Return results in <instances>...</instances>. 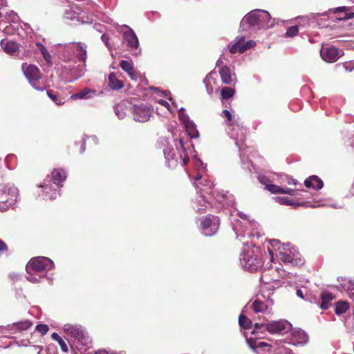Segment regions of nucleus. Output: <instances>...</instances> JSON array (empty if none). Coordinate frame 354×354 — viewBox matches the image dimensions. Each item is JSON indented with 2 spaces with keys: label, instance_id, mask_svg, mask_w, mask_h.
I'll return each mask as SVG.
<instances>
[{
  "label": "nucleus",
  "instance_id": "39",
  "mask_svg": "<svg viewBox=\"0 0 354 354\" xmlns=\"http://www.w3.org/2000/svg\"><path fill=\"white\" fill-rule=\"evenodd\" d=\"M299 31V28L297 26H292L288 28L286 32V37H292L297 35Z\"/></svg>",
  "mask_w": 354,
  "mask_h": 354
},
{
  "label": "nucleus",
  "instance_id": "28",
  "mask_svg": "<svg viewBox=\"0 0 354 354\" xmlns=\"http://www.w3.org/2000/svg\"><path fill=\"white\" fill-rule=\"evenodd\" d=\"M266 330V322H257L254 325V329L252 331V334L254 335H259V334H264Z\"/></svg>",
  "mask_w": 354,
  "mask_h": 354
},
{
  "label": "nucleus",
  "instance_id": "22",
  "mask_svg": "<svg viewBox=\"0 0 354 354\" xmlns=\"http://www.w3.org/2000/svg\"><path fill=\"white\" fill-rule=\"evenodd\" d=\"M87 46L84 43L78 42L76 44V50L78 52L77 56L84 63L86 62L87 58Z\"/></svg>",
  "mask_w": 354,
  "mask_h": 354
},
{
  "label": "nucleus",
  "instance_id": "12",
  "mask_svg": "<svg viewBox=\"0 0 354 354\" xmlns=\"http://www.w3.org/2000/svg\"><path fill=\"white\" fill-rule=\"evenodd\" d=\"M287 322L280 321H272L266 322V330L270 333H279L286 329Z\"/></svg>",
  "mask_w": 354,
  "mask_h": 354
},
{
  "label": "nucleus",
  "instance_id": "21",
  "mask_svg": "<svg viewBox=\"0 0 354 354\" xmlns=\"http://www.w3.org/2000/svg\"><path fill=\"white\" fill-rule=\"evenodd\" d=\"M321 304L320 308L323 310H326L329 308L330 302L335 299L334 295L331 292H326L321 295Z\"/></svg>",
  "mask_w": 354,
  "mask_h": 354
},
{
  "label": "nucleus",
  "instance_id": "38",
  "mask_svg": "<svg viewBox=\"0 0 354 354\" xmlns=\"http://www.w3.org/2000/svg\"><path fill=\"white\" fill-rule=\"evenodd\" d=\"M80 10L78 8L73 9V8L69 10H66L65 16L67 19H73L75 17L76 15H79Z\"/></svg>",
  "mask_w": 354,
  "mask_h": 354
},
{
  "label": "nucleus",
  "instance_id": "11",
  "mask_svg": "<svg viewBox=\"0 0 354 354\" xmlns=\"http://www.w3.org/2000/svg\"><path fill=\"white\" fill-rule=\"evenodd\" d=\"M123 41L126 43L131 50H136L139 46L138 39L136 33L131 28L123 32Z\"/></svg>",
  "mask_w": 354,
  "mask_h": 354
},
{
  "label": "nucleus",
  "instance_id": "5",
  "mask_svg": "<svg viewBox=\"0 0 354 354\" xmlns=\"http://www.w3.org/2000/svg\"><path fill=\"white\" fill-rule=\"evenodd\" d=\"M22 69L31 86L37 91H43V87L37 86V83L41 77L39 69L35 65H27L26 64L22 65Z\"/></svg>",
  "mask_w": 354,
  "mask_h": 354
},
{
  "label": "nucleus",
  "instance_id": "9",
  "mask_svg": "<svg viewBox=\"0 0 354 354\" xmlns=\"http://www.w3.org/2000/svg\"><path fill=\"white\" fill-rule=\"evenodd\" d=\"M254 45L255 42L254 41L250 40L245 42V39L242 37L230 47V53L232 54H234L236 53H243L246 50L252 48Z\"/></svg>",
  "mask_w": 354,
  "mask_h": 354
},
{
  "label": "nucleus",
  "instance_id": "1",
  "mask_svg": "<svg viewBox=\"0 0 354 354\" xmlns=\"http://www.w3.org/2000/svg\"><path fill=\"white\" fill-rule=\"evenodd\" d=\"M269 18L268 12L263 10H254L247 14L241 20L240 28L248 30L252 27L259 26Z\"/></svg>",
  "mask_w": 354,
  "mask_h": 354
},
{
  "label": "nucleus",
  "instance_id": "45",
  "mask_svg": "<svg viewBox=\"0 0 354 354\" xmlns=\"http://www.w3.org/2000/svg\"><path fill=\"white\" fill-rule=\"evenodd\" d=\"M7 250H8V246H7L6 243L0 239V252H5Z\"/></svg>",
  "mask_w": 354,
  "mask_h": 354
},
{
  "label": "nucleus",
  "instance_id": "16",
  "mask_svg": "<svg viewBox=\"0 0 354 354\" xmlns=\"http://www.w3.org/2000/svg\"><path fill=\"white\" fill-rule=\"evenodd\" d=\"M97 95V91L89 88H84L82 90L77 93L71 95V98L73 100H87Z\"/></svg>",
  "mask_w": 354,
  "mask_h": 354
},
{
  "label": "nucleus",
  "instance_id": "32",
  "mask_svg": "<svg viewBox=\"0 0 354 354\" xmlns=\"http://www.w3.org/2000/svg\"><path fill=\"white\" fill-rule=\"evenodd\" d=\"M47 95L57 105L63 104L65 102L64 100V98L54 93V92L52 90L48 91Z\"/></svg>",
  "mask_w": 354,
  "mask_h": 354
},
{
  "label": "nucleus",
  "instance_id": "58",
  "mask_svg": "<svg viewBox=\"0 0 354 354\" xmlns=\"http://www.w3.org/2000/svg\"><path fill=\"white\" fill-rule=\"evenodd\" d=\"M41 187L44 189V190L46 191V192H48V189H50V188L48 187V185H46V184H45L44 185H42Z\"/></svg>",
  "mask_w": 354,
  "mask_h": 354
},
{
  "label": "nucleus",
  "instance_id": "10",
  "mask_svg": "<svg viewBox=\"0 0 354 354\" xmlns=\"http://www.w3.org/2000/svg\"><path fill=\"white\" fill-rule=\"evenodd\" d=\"M164 156L167 161L169 167H175L181 159V156L178 153L176 149L167 147L164 149Z\"/></svg>",
  "mask_w": 354,
  "mask_h": 354
},
{
  "label": "nucleus",
  "instance_id": "61",
  "mask_svg": "<svg viewBox=\"0 0 354 354\" xmlns=\"http://www.w3.org/2000/svg\"><path fill=\"white\" fill-rule=\"evenodd\" d=\"M221 62H222L221 61L218 60L217 64H217V66H218V65L220 64V63H221Z\"/></svg>",
  "mask_w": 354,
  "mask_h": 354
},
{
  "label": "nucleus",
  "instance_id": "24",
  "mask_svg": "<svg viewBox=\"0 0 354 354\" xmlns=\"http://www.w3.org/2000/svg\"><path fill=\"white\" fill-rule=\"evenodd\" d=\"M109 86L112 89L119 90L123 87V83L117 79L114 73H111L109 76Z\"/></svg>",
  "mask_w": 354,
  "mask_h": 354
},
{
  "label": "nucleus",
  "instance_id": "41",
  "mask_svg": "<svg viewBox=\"0 0 354 354\" xmlns=\"http://www.w3.org/2000/svg\"><path fill=\"white\" fill-rule=\"evenodd\" d=\"M32 272L30 270V273H28L29 275L26 277V279L28 281L31 282V283H39V279L38 278H37L35 276H34L32 274Z\"/></svg>",
  "mask_w": 354,
  "mask_h": 354
},
{
  "label": "nucleus",
  "instance_id": "50",
  "mask_svg": "<svg viewBox=\"0 0 354 354\" xmlns=\"http://www.w3.org/2000/svg\"><path fill=\"white\" fill-rule=\"evenodd\" d=\"M178 142H179V144L180 145V147H181L182 150L184 152H185V145H184V142H183V140L182 139H179V140H178Z\"/></svg>",
  "mask_w": 354,
  "mask_h": 354
},
{
  "label": "nucleus",
  "instance_id": "25",
  "mask_svg": "<svg viewBox=\"0 0 354 354\" xmlns=\"http://www.w3.org/2000/svg\"><path fill=\"white\" fill-rule=\"evenodd\" d=\"M268 308L267 304L259 299L254 300L252 304V308L256 313H264L268 310Z\"/></svg>",
  "mask_w": 354,
  "mask_h": 354
},
{
  "label": "nucleus",
  "instance_id": "44",
  "mask_svg": "<svg viewBox=\"0 0 354 354\" xmlns=\"http://www.w3.org/2000/svg\"><path fill=\"white\" fill-rule=\"evenodd\" d=\"M158 104L165 106L169 111H171V109H170V105L166 101V100H159L158 101H156Z\"/></svg>",
  "mask_w": 354,
  "mask_h": 354
},
{
  "label": "nucleus",
  "instance_id": "51",
  "mask_svg": "<svg viewBox=\"0 0 354 354\" xmlns=\"http://www.w3.org/2000/svg\"><path fill=\"white\" fill-rule=\"evenodd\" d=\"M85 150H86V143H85V141H82V143L80 147V153L84 152Z\"/></svg>",
  "mask_w": 354,
  "mask_h": 354
},
{
  "label": "nucleus",
  "instance_id": "31",
  "mask_svg": "<svg viewBox=\"0 0 354 354\" xmlns=\"http://www.w3.org/2000/svg\"><path fill=\"white\" fill-rule=\"evenodd\" d=\"M114 111L119 119H123L126 115L125 107L123 104H118L114 106Z\"/></svg>",
  "mask_w": 354,
  "mask_h": 354
},
{
  "label": "nucleus",
  "instance_id": "59",
  "mask_svg": "<svg viewBox=\"0 0 354 354\" xmlns=\"http://www.w3.org/2000/svg\"><path fill=\"white\" fill-rule=\"evenodd\" d=\"M16 13L14 12V11H11L10 13V16L12 17V16H16Z\"/></svg>",
  "mask_w": 354,
  "mask_h": 354
},
{
  "label": "nucleus",
  "instance_id": "26",
  "mask_svg": "<svg viewBox=\"0 0 354 354\" xmlns=\"http://www.w3.org/2000/svg\"><path fill=\"white\" fill-rule=\"evenodd\" d=\"M186 131L189 136L192 138H197L199 137V132L196 125L192 122H188L185 124Z\"/></svg>",
  "mask_w": 354,
  "mask_h": 354
},
{
  "label": "nucleus",
  "instance_id": "60",
  "mask_svg": "<svg viewBox=\"0 0 354 354\" xmlns=\"http://www.w3.org/2000/svg\"><path fill=\"white\" fill-rule=\"evenodd\" d=\"M156 94L158 93H160L161 91L159 90L158 88H156Z\"/></svg>",
  "mask_w": 354,
  "mask_h": 354
},
{
  "label": "nucleus",
  "instance_id": "8",
  "mask_svg": "<svg viewBox=\"0 0 354 354\" xmlns=\"http://www.w3.org/2000/svg\"><path fill=\"white\" fill-rule=\"evenodd\" d=\"M322 58L326 62H336L340 57L339 50L334 46L324 47L320 50Z\"/></svg>",
  "mask_w": 354,
  "mask_h": 354
},
{
  "label": "nucleus",
  "instance_id": "3",
  "mask_svg": "<svg viewBox=\"0 0 354 354\" xmlns=\"http://www.w3.org/2000/svg\"><path fill=\"white\" fill-rule=\"evenodd\" d=\"M54 263L50 259L44 257H37L29 261L26 268L28 273H30V270L41 272L52 269Z\"/></svg>",
  "mask_w": 354,
  "mask_h": 354
},
{
  "label": "nucleus",
  "instance_id": "20",
  "mask_svg": "<svg viewBox=\"0 0 354 354\" xmlns=\"http://www.w3.org/2000/svg\"><path fill=\"white\" fill-rule=\"evenodd\" d=\"M221 81L223 84H230L232 82L231 71L227 66H223L219 71Z\"/></svg>",
  "mask_w": 354,
  "mask_h": 354
},
{
  "label": "nucleus",
  "instance_id": "37",
  "mask_svg": "<svg viewBox=\"0 0 354 354\" xmlns=\"http://www.w3.org/2000/svg\"><path fill=\"white\" fill-rule=\"evenodd\" d=\"M266 189L270 192L272 194H282L283 188L276 185L269 184L266 185Z\"/></svg>",
  "mask_w": 354,
  "mask_h": 354
},
{
  "label": "nucleus",
  "instance_id": "36",
  "mask_svg": "<svg viewBox=\"0 0 354 354\" xmlns=\"http://www.w3.org/2000/svg\"><path fill=\"white\" fill-rule=\"evenodd\" d=\"M14 326L19 330H27L32 326V322L30 321L26 320L24 322H20L16 324H14Z\"/></svg>",
  "mask_w": 354,
  "mask_h": 354
},
{
  "label": "nucleus",
  "instance_id": "2",
  "mask_svg": "<svg viewBox=\"0 0 354 354\" xmlns=\"http://www.w3.org/2000/svg\"><path fill=\"white\" fill-rule=\"evenodd\" d=\"M64 330L81 345L88 346L91 343L88 333L80 325L65 324Z\"/></svg>",
  "mask_w": 354,
  "mask_h": 354
},
{
  "label": "nucleus",
  "instance_id": "54",
  "mask_svg": "<svg viewBox=\"0 0 354 354\" xmlns=\"http://www.w3.org/2000/svg\"><path fill=\"white\" fill-rule=\"evenodd\" d=\"M96 354H108L106 350H98L95 352Z\"/></svg>",
  "mask_w": 354,
  "mask_h": 354
},
{
  "label": "nucleus",
  "instance_id": "48",
  "mask_svg": "<svg viewBox=\"0 0 354 354\" xmlns=\"http://www.w3.org/2000/svg\"><path fill=\"white\" fill-rule=\"evenodd\" d=\"M354 17V13L353 12H349V13H345V16L342 17L343 19H349Z\"/></svg>",
  "mask_w": 354,
  "mask_h": 354
},
{
  "label": "nucleus",
  "instance_id": "23",
  "mask_svg": "<svg viewBox=\"0 0 354 354\" xmlns=\"http://www.w3.org/2000/svg\"><path fill=\"white\" fill-rule=\"evenodd\" d=\"M120 66L124 71L132 79L135 78V71L131 62L122 60L120 62Z\"/></svg>",
  "mask_w": 354,
  "mask_h": 354
},
{
  "label": "nucleus",
  "instance_id": "4",
  "mask_svg": "<svg viewBox=\"0 0 354 354\" xmlns=\"http://www.w3.org/2000/svg\"><path fill=\"white\" fill-rule=\"evenodd\" d=\"M220 225V219L215 216L205 217L202 219L200 230L205 236H211L216 234Z\"/></svg>",
  "mask_w": 354,
  "mask_h": 354
},
{
  "label": "nucleus",
  "instance_id": "53",
  "mask_svg": "<svg viewBox=\"0 0 354 354\" xmlns=\"http://www.w3.org/2000/svg\"><path fill=\"white\" fill-rule=\"evenodd\" d=\"M288 183L289 185H292V184L296 185V184H297V180H295L293 178H290V179H288Z\"/></svg>",
  "mask_w": 354,
  "mask_h": 354
},
{
  "label": "nucleus",
  "instance_id": "52",
  "mask_svg": "<svg viewBox=\"0 0 354 354\" xmlns=\"http://www.w3.org/2000/svg\"><path fill=\"white\" fill-rule=\"evenodd\" d=\"M183 165H187L188 163V162L189 161V157H188V156L187 154L183 158Z\"/></svg>",
  "mask_w": 354,
  "mask_h": 354
},
{
  "label": "nucleus",
  "instance_id": "7",
  "mask_svg": "<svg viewBox=\"0 0 354 354\" xmlns=\"http://www.w3.org/2000/svg\"><path fill=\"white\" fill-rule=\"evenodd\" d=\"M250 348L257 354H271L272 346L264 342H259L257 339L247 338Z\"/></svg>",
  "mask_w": 354,
  "mask_h": 354
},
{
  "label": "nucleus",
  "instance_id": "18",
  "mask_svg": "<svg viewBox=\"0 0 354 354\" xmlns=\"http://www.w3.org/2000/svg\"><path fill=\"white\" fill-rule=\"evenodd\" d=\"M304 185L308 188L320 189L324 186V183L317 176H311L304 181Z\"/></svg>",
  "mask_w": 354,
  "mask_h": 354
},
{
  "label": "nucleus",
  "instance_id": "57",
  "mask_svg": "<svg viewBox=\"0 0 354 354\" xmlns=\"http://www.w3.org/2000/svg\"><path fill=\"white\" fill-rule=\"evenodd\" d=\"M57 196V192H54L49 197L50 199L55 198Z\"/></svg>",
  "mask_w": 354,
  "mask_h": 354
},
{
  "label": "nucleus",
  "instance_id": "63",
  "mask_svg": "<svg viewBox=\"0 0 354 354\" xmlns=\"http://www.w3.org/2000/svg\"><path fill=\"white\" fill-rule=\"evenodd\" d=\"M353 315H354V310H353Z\"/></svg>",
  "mask_w": 354,
  "mask_h": 354
},
{
  "label": "nucleus",
  "instance_id": "62",
  "mask_svg": "<svg viewBox=\"0 0 354 354\" xmlns=\"http://www.w3.org/2000/svg\"><path fill=\"white\" fill-rule=\"evenodd\" d=\"M272 243H275L276 245L278 243L277 241H273Z\"/></svg>",
  "mask_w": 354,
  "mask_h": 354
},
{
  "label": "nucleus",
  "instance_id": "17",
  "mask_svg": "<svg viewBox=\"0 0 354 354\" xmlns=\"http://www.w3.org/2000/svg\"><path fill=\"white\" fill-rule=\"evenodd\" d=\"M279 258L283 263H290L292 264L303 263L301 259L295 258V254L290 250L280 251Z\"/></svg>",
  "mask_w": 354,
  "mask_h": 354
},
{
  "label": "nucleus",
  "instance_id": "42",
  "mask_svg": "<svg viewBox=\"0 0 354 354\" xmlns=\"http://www.w3.org/2000/svg\"><path fill=\"white\" fill-rule=\"evenodd\" d=\"M223 116L225 117L228 122L232 121V115L228 110L224 109L223 111Z\"/></svg>",
  "mask_w": 354,
  "mask_h": 354
},
{
  "label": "nucleus",
  "instance_id": "14",
  "mask_svg": "<svg viewBox=\"0 0 354 354\" xmlns=\"http://www.w3.org/2000/svg\"><path fill=\"white\" fill-rule=\"evenodd\" d=\"M17 189L15 187L6 188L2 193H0V201L1 202L8 203L11 204L16 200Z\"/></svg>",
  "mask_w": 354,
  "mask_h": 354
},
{
  "label": "nucleus",
  "instance_id": "35",
  "mask_svg": "<svg viewBox=\"0 0 354 354\" xmlns=\"http://www.w3.org/2000/svg\"><path fill=\"white\" fill-rule=\"evenodd\" d=\"M275 200L277 203H279L281 205H295V206L299 205V203L292 201L288 197H277Z\"/></svg>",
  "mask_w": 354,
  "mask_h": 354
},
{
  "label": "nucleus",
  "instance_id": "55",
  "mask_svg": "<svg viewBox=\"0 0 354 354\" xmlns=\"http://www.w3.org/2000/svg\"><path fill=\"white\" fill-rule=\"evenodd\" d=\"M343 67L345 68V70H346V71H350V72H351V71H352V68H350V67H348V66H347V64H346V63H345V64H343Z\"/></svg>",
  "mask_w": 354,
  "mask_h": 354
},
{
  "label": "nucleus",
  "instance_id": "43",
  "mask_svg": "<svg viewBox=\"0 0 354 354\" xmlns=\"http://www.w3.org/2000/svg\"><path fill=\"white\" fill-rule=\"evenodd\" d=\"M102 41L104 43V44L110 48V44H109V37L107 35L103 34L101 36Z\"/></svg>",
  "mask_w": 354,
  "mask_h": 354
},
{
  "label": "nucleus",
  "instance_id": "30",
  "mask_svg": "<svg viewBox=\"0 0 354 354\" xmlns=\"http://www.w3.org/2000/svg\"><path fill=\"white\" fill-rule=\"evenodd\" d=\"M51 337L53 340L58 342L63 352L67 353L68 351L66 343L57 333H53L51 335Z\"/></svg>",
  "mask_w": 354,
  "mask_h": 354
},
{
  "label": "nucleus",
  "instance_id": "47",
  "mask_svg": "<svg viewBox=\"0 0 354 354\" xmlns=\"http://www.w3.org/2000/svg\"><path fill=\"white\" fill-rule=\"evenodd\" d=\"M348 10V8L346 7V6L338 7V8L335 9V12L337 13V12H346Z\"/></svg>",
  "mask_w": 354,
  "mask_h": 354
},
{
  "label": "nucleus",
  "instance_id": "40",
  "mask_svg": "<svg viewBox=\"0 0 354 354\" xmlns=\"http://www.w3.org/2000/svg\"><path fill=\"white\" fill-rule=\"evenodd\" d=\"M48 326L46 324H39L36 326V330L42 335H45L48 331Z\"/></svg>",
  "mask_w": 354,
  "mask_h": 354
},
{
  "label": "nucleus",
  "instance_id": "34",
  "mask_svg": "<svg viewBox=\"0 0 354 354\" xmlns=\"http://www.w3.org/2000/svg\"><path fill=\"white\" fill-rule=\"evenodd\" d=\"M37 46L39 48V50H40L41 55H43L44 59L46 61V62L50 63L51 60H52V57H51L50 54L48 52L46 47L41 44H37Z\"/></svg>",
  "mask_w": 354,
  "mask_h": 354
},
{
  "label": "nucleus",
  "instance_id": "13",
  "mask_svg": "<svg viewBox=\"0 0 354 354\" xmlns=\"http://www.w3.org/2000/svg\"><path fill=\"white\" fill-rule=\"evenodd\" d=\"M245 266L250 272H256L263 266V261L257 256H250L245 261Z\"/></svg>",
  "mask_w": 354,
  "mask_h": 354
},
{
  "label": "nucleus",
  "instance_id": "6",
  "mask_svg": "<svg viewBox=\"0 0 354 354\" xmlns=\"http://www.w3.org/2000/svg\"><path fill=\"white\" fill-rule=\"evenodd\" d=\"M133 119L136 121L145 122L149 120L153 113V107L148 104L134 105L131 109Z\"/></svg>",
  "mask_w": 354,
  "mask_h": 354
},
{
  "label": "nucleus",
  "instance_id": "46",
  "mask_svg": "<svg viewBox=\"0 0 354 354\" xmlns=\"http://www.w3.org/2000/svg\"><path fill=\"white\" fill-rule=\"evenodd\" d=\"M295 190L292 189H282V194H290V195H295Z\"/></svg>",
  "mask_w": 354,
  "mask_h": 354
},
{
  "label": "nucleus",
  "instance_id": "15",
  "mask_svg": "<svg viewBox=\"0 0 354 354\" xmlns=\"http://www.w3.org/2000/svg\"><path fill=\"white\" fill-rule=\"evenodd\" d=\"M1 46L6 53L11 55H15L19 50V44L13 41H6L2 39L1 41Z\"/></svg>",
  "mask_w": 354,
  "mask_h": 354
},
{
  "label": "nucleus",
  "instance_id": "19",
  "mask_svg": "<svg viewBox=\"0 0 354 354\" xmlns=\"http://www.w3.org/2000/svg\"><path fill=\"white\" fill-rule=\"evenodd\" d=\"M66 178V172L62 169H55L51 173V180L56 186H62Z\"/></svg>",
  "mask_w": 354,
  "mask_h": 354
},
{
  "label": "nucleus",
  "instance_id": "27",
  "mask_svg": "<svg viewBox=\"0 0 354 354\" xmlns=\"http://www.w3.org/2000/svg\"><path fill=\"white\" fill-rule=\"evenodd\" d=\"M348 308L349 305L348 302L339 301L335 304V312L337 315H341L346 313Z\"/></svg>",
  "mask_w": 354,
  "mask_h": 354
},
{
  "label": "nucleus",
  "instance_id": "33",
  "mask_svg": "<svg viewBox=\"0 0 354 354\" xmlns=\"http://www.w3.org/2000/svg\"><path fill=\"white\" fill-rule=\"evenodd\" d=\"M235 93L234 89L230 87H224L221 90V97L223 99L227 100L234 96Z\"/></svg>",
  "mask_w": 354,
  "mask_h": 354
},
{
  "label": "nucleus",
  "instance_id": "49",
  "mask_svg": "<svg viewBox=\"0 0 354 354\" xmlns=\"http://www.w3.org/2000/svg\"><path fill=\"white\" fill-rule=\"evenodd\" d=\"M296 293L298 297H301V299H304V295L301 290L298 289Z\"/></svg>",
  "mask_w": 354,
  "mask_h": 354
},
{
  "label": "nucleus",
  "instance_id": "29",
  "mask_svg": "<svg viewBox=\"0 0 354 354\" xmlns=\"http://www.w3.org/2000/svg\"><path fill=\"white\" fill-rule=\"evenodd\" d=\"M239 323L240 326L245 329H249L252 327V322L244 315L239 316Z\"/></svg>",
  "mask_w": 354,
  "mask_h": 354
},
{
  "label": "nucleus",
  "instance_id": "56",
  "mask_svg": "<svg viewBox=\"0 0 354 354\" xmlns=\"http://www.w3.org/2000/svg\"><path fill=\"white\" fill-rule=\"evenodd\" d=\"M201 178V175L200 174H198L196 177H195V183L194 184L196 185V181H198Z\"/></svg>",
  "mask_w": 354,
  "mask_h": 354
}]
</instances>
